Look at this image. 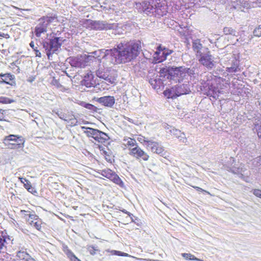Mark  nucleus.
<instances>
[{
	"mask_svg": "<svg viewBox=\"0 0 261 261\" xmlns=\"http://www.w3.org/2000/svg\"><path fill=\"white\" fill-rule=\"evenodd\" d=\"M140 47L139 41H124L113 49L98 50L91 54L95 56V60L100 61L101 59H105L113 64H122L135 59L139 54Z\"/></svg>",
	"mask_w": 261,
	"mask_h": 261,
	"instance_id": "nucleus-1",
	"label": "nucleus"
},
{
	"mask_svg": "<svg viewBox=\"0 0 261 261\" xmlns=\"http://www.w3.org/2000/svg\"><path fill=\"white\" fill-rule=\"evenodd\" d=\"M136 8L140 12L147 15H152L156 17L166 15L168 12V6L165 0H151L136 3Z\"/></svg>",
	"mask_w": 261,
	"mask_h": 261,
	"instance_id": "nucleus-2",
	"label": "nucleus"
},
{
	"mask_svg": "<svg viewBox=\"0 0 261 261\" xmlns=\"http://www.w3.org/2000/svg\"><path fill=\"white\" fill-rule=\"evenodd\" d=\"M44 49L48 60H51V57L54 54H57L63 42L59 40L57 37H54L49 34H47L46 37L40 42Z\"/></svg>",
	"mask_w": 261,
	"mask_h": 261,
	"instance_id": "nucleus-3",
	"label": "nucleus"
},
{
	"mask_svg": "<svg viewBox=\"0 0 261 261\" xmlns=\"http://www.w3.org/2000/svg\"><path fill=\"white\" fill-rule=\"evenodd\" d=\"M155 71L159 75L157 74L155 77L150 78L149 80V83L153 89H160L164 84V81L167 80L172 81L171 66H163L159 68L155 67Z\"/></svg>",
	"mask_w": 261,
	"mask_h": 261,
	"instance_id": "nucleus-4",
	"label": "nucleus"
},
{
	"mask_svg": "<svg viewBox=\"0 0 261 261\" xmlns=\"http://www.w3.org/2000/svg\"><path fill=\"white\" fill-rule=\"evenodd\" d=\"M81 128L83 130L86 129L84 133L88 137H92L99 143H104L110 139L107 134L99 129L86 126H82Z\"/></svg>",
	"mask_w": 261,
	"mask_h": 261,
	"instance_id": "nucleus-5",
	"label": "nucleus"
},
{
	"mask_svg": "<svg viewBox=\"0 0 261 261\" xmlns=\"http://www.w3.org/2000/svg\"><path fill=\"white\" fill-rule=\"evenodd\" d=\"M24 139L22 136L10 135L4 139V143L10 149H19L24 147Z\"/></svg>",
	"mask_w": 261,
	"mask_h": 261,
	"instance_id": "nucleus-6",
	"label": "nucleus"
},
{
	"mask_svg": "<svg viewBox=\"0 0 261 261\" xmlns=\"http://www.w3.org/2000/svg\"><path fill=\"white\" fill-rule=\"evenodd\" d=\"M199 64L204 66L207 70H211L215 66L214 57L211 54L210 49L203 51L199 56L196 57Z\"/></svg>",
	"mask_w": 261,
	"mask_h": 261,
	"instance_id": "nucleus-7",
	"label": "nucleus"
},
{
	"mask_svg": "<svg viewBox=\"0 0 261 261\" xmlns=\"http://www.w3.org/2000/svg\"><path fill=\"white\" fill-rule=\"evenodd\" d=\"M200 90L201 92L208 96L216 98L218 96V92L219 91L218 87L214 85L212 81L203 80L201 82Z\"/></svg>",
	"mask_w": 261,
	"mask_h": 261,
	"instance_id": "nucleus-8",
	"label": "nucleus"
},
{
	"mask_svg": "<svg viewBox=\"0 0 261 261\" xmlns=\"http://www.w3.org/2000/svg\"><path fill=\"white\" fill-rule=\"evenodd\" d=\"M97 172L102 176L109 179L121 188H124V185L121 179L112 170L107 168L99 170Z\"/></svg>",
	"mask_w": 261,
	"mask_h": 261,
	"instance_id": "nucleus-9",
	"label": "nucleus"
},
{
	"mask_svg": "<svg viewBox=\"0 0 261 261\" xmlns=\"http://www.w3.org/2000/svg\"><path fill=\"white\" fill-rule=\"evenodd\" d=\"M173 51L168 48L161 46L158 47L153 57L155 63H161L166 60L167 57L172 54Z\"/></svg>",
	"mask_w": 261,
	"mask_h": 261,
	"instance_id": "nucleus-10",
	"label": "nucleus"
},
{
	"mask_svg": "<svg viewBox=\"0 0 261 261\" xmlns=\"http://www.w3.org/2000/svg\"><path fill=\"white\" fill-rule=\"evenodd\" d=\"M144 142L147 144V146L150 147L151 150L153 153H155L161 156H166L168 152L159 144L158 142L153 141L151 140L144 139Z\"/></svg>",
	"mask_w": 261,
	"mask_h": 261,
	"instance_id": "nucleus-11",
	"label": "nucleus"
},
{
	"mask_svg": "<svg viewBox=\"0 0 261 261\" xmlns=\"http://www.w3.org/2000/svg\"><path fill=\"white\" fill-rule=\"evenodd\" d=\"M234 162L235 160L234 158L230 157L226 164L224 165L225 169L228 171L232 172L233 174L243 175L242 174V168L237 167L236 165H233Z\"/></svg>",
	"mask_w": 261,
	"mask_h": 261,
	"instance_id": "nucleus-12",
	"label": "nucleus"
},
{
	"mask_svg": "<svg viewBox=\"0 0 261 261\" xmlns=\"http://www.w3.org/2000/svg\"><path fill=\"white\" fill-rule=\"evenodd\" d=\"M66 61L73 67L84 68L85 67L82 55L76 57H69L67 59Z\"/></svg>",
	"mask_w": 261,
	"mask_h": 261,
	"instance_id": "nucleus-13",
	"label": "nucleus"
},
{
	"mask_svg": "<svg viewBox=\"0 0 261 261\" xmlns=\"http://www.w3.org/2000/svg\"><path fill=\"white\" fill-rule=\"evenodd\" d=\"M129 154L138 159L142 158L144 161H147L149 158L148 155L138 145L130 149Z\"/></svg>",
	"mask_w": 261,
	"mask_h": 261,
	"instance_id": "nucleus-14",
	"label": "nucleus"
},
{
	"mask_svg": "<svg viewBox=\"0 0 261 261\" xmlns=\"http://www.w3.org/2000/svg\"><path fill=\"white\" fill-rule=\"evenodd\" d=\"M226 71L229 73V75L233 77L236 73L241 71L240 61L236 58L233 59L231 61L230 66L226 67Z\"/></svg>",
	"mask_w": 261,
	"mask_h": 261,
	"instance_id": "nucleus-15",
	"label": "nucleus"
},
{
	"mask_svg": "<svg viewBox=\"0 0 261 261\" xmlns=\"http://www.w3.org/2000/svg\"><path fill=\"white\" fill-rule=\"evenodd\" d=\"M217 75H214L215 77V80L219 82H225L226 84H230L231 82V77L229 75V73L224 70H220L219 73L215 72Z\"/></svg>",
	"mask_w": 261,
	"mask_h": 261,
	"instance_id": "nucleus-16",
	"label": "nucleus"
},
{
	"mask_svg": "<svg viewBox=\"0 0 261 261\" xmlns=\"http://www.w3.org/2000/svg\"><path fill=\"white\" fill-rule=\"evenodd\" d=\"M96 101L102 105L109 108H112L115 102V98L112 96H105L97 98Z\"/></svg>",
	"mask_w": 261,
	"mask_h": 261,
	"instance_id": "nucleus-17",
	"label": "nucleus"
},
{
	"mask_svg": "<svg viewBox=\"0 0 261 261\" xmlns=\"http://www.w3.org/2000/svg\"><path fill=\"white\" fill-rule=\"evenodd\" d=\"M192 48L195 53L196 57L209 49L207 47L203 46L200 40L198 39L192 41Z\"/></svg>",
	"mask_w": 261,
	"mask_h": 261,
	"instance_id": "nucleus-18",
	"label": "nucleus"
},
{
	"mask_svg": "<svg viewBox=\"0 0 261 261\" xmlns=\"http://www.w3.org/2000/svg\"><path fill=\"white\" fill-rule=\"evenodd\" d=\"M38 23L34 29V34L37 37H40L41 35L47 32V28L48 26L44 20H41V18L38 20Z\"/></svg>",
	"mask_w": 261,
	"mask_h": 261,
	"instance_id": "nucleus-19",
	"label": "nucleus"
},
{
	"mask_svg": "<svg viewBox=\"0 0 261 261\" xmlns=\"http://www.w3.org/2000/svg\"><path fill=\"white\" fill-rule=\"evenodd\" d=\"M94 75L91 71L88 72L84 76V79L81 82L82 86L87 88H91L95 86V82L94 80Z\"/></svg>",
	"mask_w": 261,
	"mask_h": 261,
	"instance_id": "nucleus-20",
	"label": "nucleus"
},
{
	"mask_svg": "<svg viewBox=\"0 0 261 261\" xmlns=\"http://www.w3.org/2000/svg\"><path fill=\"white\" fill-rule=\"evenodd\" d=\"M84 23L87 25V27L90 28L92 30L99 31L102 30V21L86 19Z\"/></svg>",
	"mask_w": 261,
	"mask_h": 261,
	"instance_id": "nucleus-21",
	"label": "nucleus"
},
{
	"mask_svg": "<svg viewBox=\"0 0 261 261\" xmlns=\"http://www.w3.org/2000/svg\"><path fill=\"white\" fill-rule=\"evenodd\" d=\"M191 85L189 82L176 86V92L179 96L191 93Z\"/></svg>",
	"mask_w": 261,
	"mask_h": 261,
	"instance_id": "nucleus-22",
	"label": "nucleus"
},
{
	"mask_svg": "<svg viewBox=\"0 0 261 261\" xmlns=\"http://www.w3.org/2000/svg\"><path fill=\"white\" fill-rule=\"evenodd\" d=\"M0 76L2 77L1 80L2 84H6L11 86H13L16 84L15 81V76L11 73H0Z\"/></svg>",
	"mask_w": 261,
	"mask_h": 261,
	"instance_id": "nucleus-23",
	"label": "nucleus"
},
{
	"mask_svg": "<svg viewBox=\"0 0 261 261\" xmlns=\"http://www.w3.org/2000/svg\"><path fill=\"white\" fill-rule=\"evenodd\" d=\"M183 66H171L172 81H179V78L182 77V70H184Z\"/></svg>",
	"mask_w": 261,
	"mask_h": 261,
	"instance_id": "nucleus-24",
	"label": "nucleus"
},
{
	"mask_svg": "<svg viewBox=\"0 0 261 261\" xmlns=\"http://www.w3.org/2000/svg\"><path fill=\"white\" fill-rule=\"evenodd\" d=\"M41 20H44L48 25L51 23L59 21L58 16L55 13H49L46 16H43L41 17Z\"/></svg>",
	"mask_w": 261,
	"mask_h": 261,
	"instance_id": "nucleus-25",
	"label": "nucleus"
},
{
	"mask_svg": "<svg viewBox=\"0 0 261 261\" xmlns=\"http://www.w3.org/2000/svg\"><path fill=\"white\" fill-rule=\"evenodd\" d=\"M8 240H10V237L7 234L6 230L0 231V254L3 252L5 247V244L7 243Z\"/></svg>",
	"mask_w": 261,
	"mask_h": 261,
	"instance_id": "nucleus-26",
	"label": "nucleus"
},
{
	"mask_svg": "<svg viewBox=\"0 0 261 261\" xmlns=\"http://www.w3.org/2000/svg\"><path fill=\"white\" fill-rule=\"evenodd\" d=\"M53 112L56 114L60 119L65 121H69V120H73L71 116H74L72 112L70 114H65L64 113L59 111L58 109H54Z\"/></svg>",
	"mask_w": 261,
	"mask_h": 261,
	"instance_id": "nucleus-27",
	"label": "nucleus"
},
{
	"mask_svg": "<svg viewBox=\"0 0 261 261\" xmlns=\"http://www.w3.org/2000/svg\"><path fill=\"white\" fill-rule=\"evenodd\" d=\"M163 93L167 98L174 99L179 96L176 92V86L174 88H172L171 89H167L165 90Z\"/></svg>",
	"mask_w": 261,
	"mask_h": 261,
	"instance_id": "nucleus-28",
	"label": "nucleus"
},
{
	"mask_svg": "<svg viewBox=\"0 0 261 261\" xmlns=\"http://www.w3.org/2000/svg\"><path fill=\"white\" fill-rule=\"evenodd\" d=\"M63 250L70 259V261H81L74 254L71 250L68 248L67 246H63Z\"/></svg>",
	"mask_w": 261,
	"mask_h": 261,
	"instance_id": "nucleus-29",
	"label": "nucleus"
},
{
	"mask_svg": "<svg viewBox=\"0 0 261 261\" xmlns=\"http://www.w3.org/2000/svg\"><path fill=\"white\" fill-rule=\"evenodd\" d=\"M102 30H116L118 28L117 23H109L106 21H102Z\"/></svg>",
	"mask_w": 261,
	"mask_h": 261,
	"instance_id": "nucleus-30",
	"label": "nucleus"
},
{
	"mask_svg": "<svg viewBox=\"0 0 261 261\" xmlns=\"http://www.w3.org/2000/svg\"><path fill=\"white\" fill-rule=\"evenodd\" d=\"M179 27L180 29L178 30V31L181 35L185 37H187L190 35L191 34L190 33L189 28L187 25H184L183 24H179Z\"/></svg>",
	"mask_w": 261,
	"mask_h": 261,
	"instance_id": "nucleus-31",
	"label": "nucleus"
},
{
	"mask_svg": "<svg viewBox=\"0 0 261 261\" xmlns=\"http://www.w3.org/2000/svg\"><path fill=\"white\" fill-rule=\"evenodd\" d=\"M79 105L82 107L90 110L92 112H97L98 110V109L95 106L91 103H87L85 101H80Z\"/></svg>",
	"mask_w": 261,
	"mask_h": 261,
	"instance_id": "nucleus-32",
	"label": "nucleus"
},
{
	"mask_svg": "<svg viewBox=\"0 0 261 261\" xmlns=\"http://www.w3.org/2000/svg\"><path fill=\"white\" fill-rule=\"evenodd\" d=\"M223 32L226 35H230L236 37L239 35V32L231 27H224L223 29Z\"/></svg>",
	"mask_w": 261,
	"mask_h": 261,
	"instance_id": "nucleus-33",
	"label": "nucleus"
},
{
	"mask_svg": "<svg viewBox=\"0 0 261 261\" xmlns=\"http://www.w3.org/2000/svg\"><path fill=\"white\" fill-rule=\"evenodd\" d=\"M181 256L187 260H194V261H203L202 259L196 257L194 255L191 253H181Z\"/></svg>",
	"mask_w": 261,
	"mask_h": 261,
	"instance_id": "nucleus-34",
	"label": "nucleus"
},
{
	"mask_svg": "<svg viewBox=\"0 0 261 261\" xmlns=\"http://www.w3.org/2000/svg\"><path fill=\"white\" fill-rule=\"evenodd\" d=\"M82 57H83L84 63H85V66H86L89 63L96 61L95 56H93L92 54L91 55H82Z\"/></svg>",
	"mask_w": 261,
	"mask_h": 261,
	"instance_id": "nucleus-35",
	"label": "nucleus"
},
{
	"mask_svg": "<svg viewBox=\"0 0 261 261\" xmlns=\"http://www.w3.org/2000/svg\"><path fill=\"white\" fill-rule=\"evenodd\" d=\"M61 34L62 32L59 31L52 32L51 33H49V34L52 36L58 38L60 41L64 43L66 41V39L64 37H61Z\"/></svg>",
	"mask_w": 261,
	"mask_h": 261,
	"instance_id": "nucleus-36",
	"label": "nucleus"
},
{
	"mask_svg": "<svg viewBox=\"0 0 261 261\" xmlns=\"http://www.w3.org/2000/svg\"><path fill=\"white\" fill-rule=\"evenodd\" d=\"M108 252H110L111 254L118 255L120 256H128L129 255L126 253L120 251L115 250H107Z\"/></svg>",
	"mask_w": 261,
	"mask_h": 261,
	"instance_id": "nucleus-37",
	"label": "nucleus"
},
{
	"mask_svg": "<svg viewBox=\"0 0 261 261\" xmlns=\"http://www.w3.org/2000/svg\"><path fill=\"white\" fill-rule=\"evenodd\" d=\"M28 213H29V211H27L25 210H21V213L22 214H24L25 216H28L31 219H33L34 220H39L40 218L39 217L36 215L35 213H33V214H27Z\"/></svg>",
	"mask_w": 261,
	"mask_h": 261,
	"instance_id": "nucleus-38",
	"label": "nucleus"
},
{
	"mask_svg": "<svg viewBox=\"0 0 261 261\" xmlns=\"http://www.w3.org/2000/svg\"><path fill=\"white\" fill-rule=\"evenodd\" d=\"M184 70H182V77L183 76V74L185 73H187L191 77L193 76L195 77L194 75L195 74V71L193 69H190L189 68H186L183 66Z\"/></svg>",
	"mask_w": 261,
	"mask_h": 261,
	"instance_id": "nucleus-39",
	"label": "nucleus"
},
{
	"mask_svg": "<svg viewBox=\"0 0 261 261\" xmlns=\"http://www.w3.org/2000/svg\"><path fill=\"white\" fill-rule=\"evenodd\" d=\"M236 80L241 81L243 80L242 75L238 73H236V75H234V76L233 77L231 78L230 83H232V85L233 87H235L236 85V83L237 82L234 81V80Z\"/></svg>",
	"mask_w": 261,
	"mask_h": 261,
	"instance_id": "nucleus-40",
	"label": "nucleus"
},
{
	"mask_svg": "<svg viewBox=\"0 0 261 261\" xmlns=\"http://www.w3.org/2000/svg\"><path fill=\"white\" fill-rule=\"evenodd\" d=\"M15 101V100L13 99L9 98L7 97L1 96L0 97V103L3 104H7V103H11L14 102Z\"/></svg>",
	"mask_w": 261,
	"mask_h": 261,
	"instance_id": "nucleus-41",
	"label": "nucleus"
},
{
	"mask_svg": "<svg viewBox=\"0 0 261 261\" xmlns=\"http://www.w3.org/2000/svg\"><path fill=\"white\" fill-rule=\"evenodd\" d=\"M37 221L34 222L33 221H32L30 222V224L31 225H33L35 228H36L37 230H40L41 228V223L42 221L40 219L39 220H36Z\"/></svg>",
	"mask_w": 261,
	"mask_h": 261,
	"instance_id": "nucleus-42",
	"label": "nucleus"
},
{
	"mask_svg": "<svg viewBox=\"0 0 261 261\" xmlns=\"http://www.w3.org/2000/svg\"><path fill=\"white\" fill-rule=\"evenodd\" d=\"M30 46L33 49V50L35 52V55L36 57H41V53L38 49L37 47L35 46L34 43L33 41H32L30 44Z\"/></svg>",
	"mask_w": 261,
	"mask_h": 261,
	"instance_id": "nucleus-43",
	"label": "nucleus"
},
{
	"mask_svg": "<svg viewBox=\"0 0 261 261\" xmlns=\"http://www.w3.org/2000/svg\"><path fill=\"white\" fill-rule=\"evenodd\" d=\"M101 154H103L105 157V159L110 163H112L114 161V159L112 158L110 152H108L106 150H103V152H101Z\"/></svg>",
	"mask_w": 261,
	"mask_h": 261,
	"instance_id": "nucleus-44",
	"label": "nucleus"
},
{
	"mask_svg": "<svg viewBox=\"0 0 261 261\" xmlns=\"http://www.w3.org/2000/svg\"><path fill=\"white\" fill-rule=\"evenodd\" d=\"M108 72L105 71L102 69H98L96 72V75L100 79H103L108 74Z\"/></svg>",
	"mask_w": 261,
	"mask_h": 261,
	"instance_id": "nucleus-45",
	"label": "nucleus"
},
{
	"mask_svg": "<svg viewBox=\"0 0 261 261\" xmlns=\"http://www.w3.org/2000/svg\"><path fill=\"white\" fill-rule=\"evenodd\" d=\"M28 255L29 253L24 251H19L17 253V256L21 260H24Z\"/></svg>",
	"mask_w": 261,
	"mask_h": 261,
	"instance_id": "nucleus-46",
	"label": "nucleus"
},
{
	"mask_svg": "<svg viewBox=\"0 0 261 261\" xmlns=\"http://www.w3.org/2000/svg\"><path fill=\"white\" fill-rule=\"evenodd\" d=\"M105 81L109 82L110 84H113L115 83L116 81V78L114 76L109 75L108 73L107 75L105 76V78L103 79Z\"/></svg>",
	"mask_w": 261,
	"mask_h": 261,
	"instance_id": "nucleus-47",
	"label": "nucleus"
},
{
	"mask_svg": "<svg viewBox=\"0 0 261 261\" xmlns=\"http://www.w3.org/2000/svg\"><path fill=\"white\" fill-rule=\"evenodd\" d=\"M253 34L255 37H259L261 36V24L254 29Z\"/></svg>",
	"mask_w": 261,
	"mask_h": 261,
	"instance_id": "nucleus-48",
	"label": "nucleus"
},
{
	"mask_svg": "<svg viewBox=\"0 0 261 261\" xmlns=\"http://www.w3.org/2000/svg\"><path fill=\"white\" fill-rule=\"evenodd\" d=\"M170 133L176 138L177 137L181 134V132L180 130L172 128L170 130Z\"/></svg>",
	"mask_w": 261,
	"mask_h": 261,
	"instance_id": "nucleus-49",
	"label": "nucleus"
},
{
	"mask_svg": "<svg viewBox=\"0 0 261 261\" xmlns=\"http://www.w3.org/2000/svg\"><path fill=\"white\" fill-rule=\"evenodd\" d=\"M16 62H13L11 63V66L14 70V72L15 73H18L20 72V69L18 66L16 65Z\"/></svg>",
	"mask_w": 261,
	"mask_h": 261,
	"instance_id": "nucleus-50",
	"label": "nucleus"
},
{
	"mask_svg": "<svg viewBox=\"0 0 261 261\" xmlns=\"http://www.w3.org/2000/svg\"><path fill=\"white\" fill-rule=\"evenodd\" d=\"M254 129L256 130L258 137L261 138V123L260 124H256Z\"/></svg>",
	"mask_w": 261,
	"mask_h": 261,
	"instance_id": "nucleus-51",
	"label": "nucleus"
},
{
	"mask_svg": "<svg viewBox=\"0 0 261 261\" xmlns=\"http://www.w3.org/2000/svg\"><path fill=\"white\" fill-rule=\"evenodd\" d=\"M177 139L182 143H185L187 141V138L186 137L185 134L184 133H181V134L177 137Z\"/></svg>",
	"mask_w": 261,
	"mask_h": 261,
	"instance_id": "nucleus-52",
	"label": "nucleus"
},
{
	"mask_svg": "<svg viewBox=\"0 0 261 261\" xmlns=\"http://www.w3.org/2000/svg\"><path fill=\"white\" fill-rule=\"evenodd\" d=\"M97 247L94 246H90L88 248V251L91 255H94L95 254V251L98 250Z\"/></svg>",
	"mask_w": 261,
	"mask_h": 261,
	"instance_id": "nucleus-53",
	"label": "nucleus"
},
{
	"mask_svg": "<svg viewBox=\"0 0 261 261\" xmlns=\"http://www.w3.org/2000/svg\"><path fill=\"white\" fill-rule=\"evenodd\" d=\"M52 84L53 85L55 86L57 88H60V87H62V85L60 83L59 81L55 79L53 80Z\"/></svg>",
	"mask_w": 261,
	"mask_h": 261,
	"instance_id": "nucleus-54",
	"label": "nucleus"
},
{
	"mask_svg": "<svg viewBox=\"0 0 261 261\" xmlns=\"http://www.w3.org/2000/svg\"><path fill=\"white\" fill-rule=\"evenodd\" d=\"M127 145L130 146H137V142L135 140L130 139V140L128 141Z\"/></svg>",
	"mask_w": 261,
	"mask_h": 261,
	"instance_id": "nucleus-55",
	"label": "nucleus"
},
{
	"mask_svg": "<svg viewBox=\"0 0 261 261\" xmlns=\"http://www.w3.org/2000/svg\"><path fill=\"white\" fill-rule=\"evenodd\" d=\"M253 194H254L256 197L261 198V190L259 189H254L253 192Z\"/></svg>",
	"mask_w": 261,
	"mask_h": 261,
	"instance_id": "nucleus-56",
	"label": "nucleus"
},
{
	"mask_svg": "<svg viewBox=\"0 0 261 261\" xmlns=\"http://www.w3.org/2000/svg\"><path fill=\"white\" fill-rule=\"evenodd\" d=\"M131 221L132 222H134V223L136 224L138 226H140V220L138 218V217H135L134 218V219H133Z\"/></svg>",
	"mask_w": 261,
	"mask_h": 261,
	"instance_id": "nucleus-57",
	"label": "nucleus"
},
{
	"mask_svg": "<svg viewBox=\"0 0 261 261\" xmlns=\"http://www.w3.org/2000/svg\"><path fill=\"white\" fill-rule=\"evenodd\" d=\"M27 190L29 192L33 194H35L37 193V191H36V189H35V188L33 187L32 186H31V187H29V188H28Z\"/></svg>",
	"mask_w": 261,
	"mask_h": 261,
	"instance_id": "nucleus-58",
	"label": "nucleus"
},
{
	"mask_svg": "<svg viewBox=\"0 0 261 261\" xmlns=\"http://www.w3.org/2000/svg\"><path fill=\"white\" fill-rule=\"evenodd\" d=\"M5 110L0 109V121L5 120L4 112Z\"/></svg>",
	"mask_w": 261,
	"mask_h": 261,
	"instance_id": "nucleus-59",
	"label": "nucleus"
},
{
	"mask_svg": "<svg viewBox=\"0 0 261 261\" xmlns=\"http://www.w3.org/2000/svg\"><path fill=\"white\" fill-rule=\"evenodd\" d=\"M162 158H161L160 159V161L163 162V163H164L165 164H167V163L166 162L167 161H169V159H168V157H169V155H168V153L167 154V155L166 156H162Z\"/></svg>",
	"mask_w": 261,
	"mask_h": 261,
	"instance_id": "nucleus-60",
	"label": "nucleus"
},
{
	"mask_svg": "<svg viewBox=\"0 0 261 261\" xmlns=\"http://www.w3.org/2000/svg\"><path fill=\"white\" fill-rule=\"evenodd\" d=\"M71 117L73 118V120H70L71 122V125L72 126H75L77 124V121L76 120V118L74 116H71Z\"/></svg>",
	"mask_w": 261,
	"mask_h": 261,
	"instance_id": "nucleus-61",
	"label": "nucleus"
},
{
	"mask_svg": "<svg viewBox=\"0 0 261 261\" xmlns=\"http://www.w3.org/2000/svg\"><path fill=\"white\" fill-rule=\"evenodd\" d=\"M193 187L197 191L201 192H206V191L200 187L197 186H193Z\"/></svg>",
	"mask_w": 261,
	"mask_h": 261,
	"instance_id": "nucleus-62",
	"label": "nucleus"
},
{
	"mask_svg": "<svg viewBox=\"0 0 261 261\" xmlns=\"http://www.w3.org/2000/svg\"><path fill=\"white\" fill-rule=\"evenodd\" d=\"M24 261H35V260L31 256V255L29 254L28 257H26V258L24 259Z\"/></svg>",
	"mask_w": 261,
	"mask_h": 261,
	"instance_id": "nucleus-63",
	"label": "nucleus"
},
{
	"mask_svg": "<svg viewBox=\"0 0 261 261\" xmlns=\"http://www.w3.org/2000/svg\"><path fill=\"white\" fill-rule=\"evenodd\" d=\"M31 182L29 180L28 181H27V182H25L24 184V185H23L24 187L27 190L28 188H29V187H31Z\"/></svg>",
	"mask_w": 261,
	"mask_h": 261,
	"instance_id": "nucleus-64",
	"label": "nucleus"
}]
</instances>
